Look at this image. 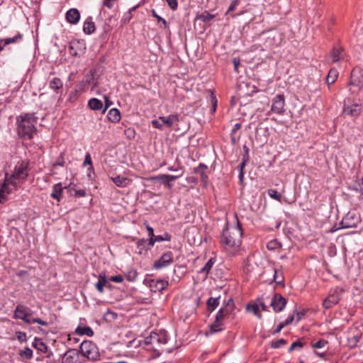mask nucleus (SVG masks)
<instances>
[{
    "instance_id": "obj_1",
    "label": "nucleus",
    "mask_w": 363,
    "mask_h": 363,
    "mask_svg": "<svg viewBox=\"0 0 363 363\" xmlns=\"http://www.w3.org/2000/svg\"><path fill=\"white\" fill-rule=\"evenodd\" d=\"M235 223L232 226L228 222L225 223L220 235V242L225 249L238 247L241 245L242 229L237 215L235 216Z\"/></svg>"
},
{
    "instance_id": "obj_2",
    "label": "nucleus",
    "mask_w": 363,
    "mask_h": 363,
    "mask_svg": "<svg viewBox=\"0 0 363 363\" xmlns=\"http://www.w3.org/2000/svg\"><path fill=\"white\" fill-rule=\"evenodd\" d=\"M38 122V117L32 113H25L18 116L16 118L17 132L18 136L23 140H30L36 131L35 124Z\"/></svg>"
},
{
    "instance_id": "obj_3",
    "label": "nucleus",
    "mask_w": 363,
    "mask_h": 363,
    "mask_svg": "<svg viewBox=\"0 0 363 363\" xmlns=\"http://www.w3.org/2000/svg\"><path fill=\"white\" fill-rule=\"evenodd\" d=\"M29 164L28 160H19L14 167L13 174L9 177L16 182L26 180L28 176Z\"/></svg>"
},
{
    "instance_id": "obj_4",
    "label": "nucleus",
    "mask_w": 363,
    "mask_h": 363,
    "mask_svg": "<svg viewBox=\"0 0 363 363\" xmlns=\"http://www.w3.org/2000/svg\"><path fill=\"white\" fill-rule=\"evenodd\" d=\"M79 354L88 359L93 361L96 360L99 357V354L96 351V345L90 340H84L81 343Z\"/></svg>"
},
{
    "instance_id": "obj_5",
    "label": "nucleus",
    "mask_w": 363,
    "mask_h": 363,
    "mask_svg": "<svg viewBox=\"0 0 363 363\" xmlns=\"http://www.w3.org/2000/svg\"><path fill=\"white\" fill-rule=\"evenodd\" d=\"M360 222V215L357 213L350 211L342 219L339 229L357 228Z\"/></svg>"
},
{
    "instance_id": "obj_6",
    "label": "nucleus",
    "mask_w": 363,
    "mask_h": 363,
    "mask_svg": "<svg viewBox=\"0 0 363 363\" xmlns=\"http://www.w3.org/2000/svg\"><path fill=\"white\" fill-rule=\"evenodd\" d=\"M348 85L350 86L356 87L355 90L349 89V91L352 94H357L363 86V73L362 72H357L356 69H353L351 73L350 82Z\"/></svg>"
},
{
    "instance_id": "obj_7",
    "label": "nucleus",
    "mask_w": 363,
    "mask_h": 363,
    "mask_svg": "<svg viewBox=\"0 0 363 363\" xmlns=\"http://www.w3.org/2000/svg\"><path fill=\"white\" fill-rule=\"evenodd\" d=\"M18 187V182L12 179L8 173L5 174V179L4 182L1 184L0 186V202H1V197H3V194H11L13 190L16 189Z\"/></svg>"
},
{
    "instance_id": "obj_8",
    "label": "nucleus",
    "mask_w": 363,
    "mask_h": 363,
    "mask_svg": "<svg viewBox=\"0 0 363 363\" xmlns=\"http://www.w3.org/2000/svg\"><path fill=\"white\" fill-rule=\"evenodd\" d=\"M285 98L283 94H277L272 99V104L271 111L279 114L283 115L285 112Z\"/></svg>"
},
{
    "instance_id": "obj_9",
    "label": "nucleus",
    "mask_w": 363,
    "mask_h": 363,
    "mask_svg": "<svg viewBox=\"0 0 363 363\" xmlns=\"http://www.w3.org/2000/svg\"><path fill=\"white\" fill-rule=\"evenodd\" d=\"M173 253L171 251L164 252L161 257L155 262L153 268L159 269L170 265L173 262Z\"/></svg>"
},
{
    "instance_id": "obj_10",
    "label": "nucleus",
    "mask_w": 363,
    "mask_h": 363,
    "mask_svg": "<svg viewBox=\"0 0 363 363\" xmlns=\"http://www.w3.org/2000/svg\"><path fill=\"white\" fill-rule=\"evenodd\" d=\"M270 305L274 312H281L284 309L286 305V299L280 294H275L271 301Z\"/></svg>"
},
{
    "instance_id": "obj_11",
    "label": "nucleus",
    "mask_w": 363,
    "mask_h": 363,
    "mask_svg": "<svg viewBox=\"0 0 363 363\" xmlns=\"http://www.w3.org/2000/svg\"><path fill=\"white\" fill-rule=\"evenodd\" d=\"M82 44L77 40H72L69 45V52L72 56H79L82 51Z\"/></svg>"
},
{
    "instance_id": "obj_12",
    "label": "nucleus",
    "mask_w": 363,
    "mask_h": 363,
    "mask_svg": "<svg viewBox=\"0 0 363 363\" xmlns=\"http://www.w3.org/2000/svg\"><path fill=\"white\" fill-rule=\"evenodd\" d=\"M66 19L72 24L77 23L80 19L79 11L74 8L68 10L66 13Z\"/></svg>"
},
{
    "instance_id": "obj_13",
    "label": "nucleus",
    "mask_w": 363,
    "mask_h": 363,
    "mask_svg": "<svg viewBox=\"0 0 363 363\" xmlns=\"http://www.w3.org/2000/svg\"><path fill=\"white\" fill-rule=\"evenodd\" d=\"M345 56L344 49L342 47H334L330 54L332 62H336L343 59Z\"/></svg>"
},
{
    "instance_id": "obj_14",
    "label": "nucleus",
    "mask_w": 363,
    "mask_h": 363,
    "mask_svg": "<svg viewBox=\"0 0 363 363\" xmlns=\"http://www.w3.org/2000/svg\"><path fill=\"white\" fill-rule=\"evenodd\" d=\"M183 174V172L178 175H170V174H160L157 176L150 177L148 178V180L150 181H158L161 183L164 182L165 179L168 180H176L178 178L181 177Z\"/></svg>"
},
{
    "instance_id": "obj_15",
    "label": "nucleus",
    "mask_w": 363,
    "mask_h": 363,
    "mask_svg": "<svg viewBox=\"0 0 363 363\" xmlns=\"http://www.w3.org/2000/svg\"><path fill=\"white\" fill-rule=\"evenodd\" d=\"M96 74L95 69H91L89 74L85 76V82L91 86L93 90L99 85L98 79H96L94 75Z\"/></svg>"
},
{
    "instance_id": "obj_16",
    "label": "nucleus",
    "mask_w": 363,
    "mask_h": 363,
    "mask_svg": "<svg viewBox=\"0 0 363 363\" xmlns=\"http://www.w3.org/2000/svg\"><path fill=\"white\" fill-rule=\"evenodd\" d=\"M159 120L161 121L162 124L171 128L174 123L179 121V116L177 114H170L167 117L160 116Z\"/></svg>"
},
{
    "instance_id": "obj_17",
    "label": "nucleus",
    "mask_w": 363,
    "mask_h": 363,
    "mask_svg": "<svg viewBox=\"0 0 363 363\" xmlns=\"http://www.w3.org/2000/svg\"><path fill=\"white\" fill-rule=\"evenodd\" d=\"M105 286H111V284L107 281L105 273H101L99 276V281L95 284V287L99 293H103Z\"/></svg>"
},
{
    "instance_id": "obj_18",
    "label": "nucleus",
    "mask_w": 363,
    "mask_h": 363,
    "mask_svg": "<svg viewBox=\"0 0 363 363\" xmlns=\"http://www.w3.org/2000/svg\"><path fill=\"white\" fill-rule=\"evenodd\" d=\"M96 30L94 22L92 17H88L84 23L83 31L87 34H92Z\"/></svg>"
},
{
    "instance_id": "obj_19",
    "label": "nucleus",
    "mask_w": 363,
    "mask_h": 363,
    "mask_svg": "<svg viewBox=\"0 0 363 363\" xmlns=\"http://www.w3.org/2000/svg\"><path fill=\"white\" fill-rule=\"evenodd\" d=\"M361 108L358 104H354L352 106H345L343 113L345 115L350 116H357L359 114Z\"/></svg>"
},
{
    "instance_id": "obj_20",
    "label": "nucleus",
    "mask_w": 363,
    "mask_h": 363,
    "mask_svg": "<svg viewBox=\"0 0 363 363\" xmlns=\"http://www.w3.org/2000/svg\"><path fill=\"white\" fill-rule=\"evenodd\" d=\"M30 309L26 307L23 305H18L14 311L13 317L16 319H20L19 317H22L23 315H30V313H29Z\"/></svg>"
},
{
    "instance_id": "obj_21",
    "label": "nucleus",
    "mask_w": 363,
    "mask_h": 363,
    "mask_svg": "<svg viewBox=\"0 0 363 363\" xmlns=\"http://www.w3.org/2000/svg\"><path fill=\"white\" fill-rule=\"evenodd\" d=\"M64 189L65 188L62 187V183H57L55 184L52 186V192L50 196L60 201L62 199V194Z\"/></svg>"
},
{
    "instance_id": "obj_22",
    "label": "nucleus",
    "mask_w": 363,
    "mask_h": 363,
    "mask_svg": "<svg viewBox=\"0 0 363 363\" xmlns=\"http://www.w3.org/2000/svg\"><path fill=\"white\" fill-rule=\"evenodd\" d=\"M339 301L340 298L337 294H331L325 299L323 305L325 308H329L337 304Z\"/></svg>"
},
{
    "instance_id": "obj_23",
    "label": "nucleus",
    "mask_w": 363,
    "mask_h": 363,
    "mask_svg": "<svg viewBox=\"0 0 363 363\" xmlns=\"http://www.w3.org/2000/svg\"><path fill=\"white\" fill-rule=\"evenodd\" d=\"M32 345L37 350L43 353H46L48 350V347L47 346V345L45 342H43L41 339L38 337H35Z\"/></svg>"
},
{
    "instance_id": "obj_24",
    "label": "nucleus",
    "mask_w": 363,
    "mask_h": 363,
    "mask_svg": "<svg viewBox=\"0 0 363 363\" xmlns=\"http://www.w3.org/2000/svg\"><path fill=\"white\" fill-rule=\"evenodd\" d=\"M108 120L113 123H117L121 120V113L118 109L111 108L107 115Z\"/></svg>"
},
{
    "instance_id": "obj_25",
    "label": "nucleus",
    "mask_w": 363,
    "mask_h": 363,
    "mask_svg": "<svg viewBox=\"0 0 363 363\" xmlns=\"http://www.w3.org/2000/svg\"><path fill=\"white\" fill-rule=\"evenodd\" d=\"M79 354V351H77L75 349H70L64 354L63 358L67 363H74V358Z\"/></svg>"
},
{
    "instance_id": "obj_26",
    "label": "nucleus",
    "mask_w": 363,
    "mask_h": 363,
    "mask_svg": "<svg viewBox=\"0 0 363 363\" xmlns=\"http://www.w3.org/2000/svg\"><path fill=\"white\" fill-rule=\"evenodd\" d=\"M88 106L91 110L94 111L102 110L104 107L102 101L96 98L89 99L88 101Z\"/></svg>"
},
{
    "instance_id": "obj_27",
    "label": "nucleus",
    "mask_w": 363,
    "mask_h": 363,
    "mask_svg": "<svg viewBox=\"0 0 363 363\" xmlns=\"http://www.w3.org/2000/svg\"><path fill=\"white\" fill-rule=\"evenodd\" d=\"M62 86L63 82L58 77H54L49 82V87L55 91L57 92L58 90L62 89Z\"/></svg>"
},
{
    "instance_id": "obj_28",
    "label": "nucleus",
    "mask_w": 363,
    "mask_h": 363,
    "mask_svg": "<svg viewBox=\"0 0 363 363\" xmlns=\"http://www.w3.org/2000/svg\"><path fill=\"white\" fill-rule=\"evenodd\" d=\"M137 249H138V253L139 255H143L146 254L147 252L149 250V248L147 245V240L143 238L139 239L137 242Z\"/></svg>"
},
{
    "instance_id": "obj_29",
    "label": "nucleus",
    "mask_w": 363,
    "mask_h": 363,
    "mask_svg": "<svg viewBox=\"0 0 363 363\" xmlns=\"http://www.w3.org/2000/svg\"><path fill=\"white\" fill-rule=\"evenodd\" d=\"M223 323L215 319L213 323L209 325V334L220 332L223 330Z\"/></svg>"
},
{
    "instance_id": "obj_30",
    "label": "nucleus",
    "mask_w": 363,
    "mask_h": 363,
    "mask_svg": "<svg viewBox=\"0 0 363 363\" xmlns=\"http://www.w3.org/2000/svg\"><path fill=\"white\" fill-rule=\"evenodd\" d=\"M75 333L79 335H86L88 337H92L94 335V331L89 326H78L75 330Z\"/></svg>"
},
{
    "instance_id": "obj_31",
    "label": "nucleus",
    "mask_w": 363,
    "mask_h": 363,
    "mask_svg": "<svg viewBox=\"0 0 363 363\" xmlns=\"http://www.w3.org/2000/svg\"><path fill=\"white\" fill-rule=\"evenodd\" d=\"M216 259L214 258H211L208 260V262L205 264V265L201 269L199 273L204 274V278H206L208 274L212 269L213 264H215Z\"/></svg>"
},
{
    "instance_id": "obj_32",
    "label": "nucleus",
    "mask_w": 363,
    "mask_h": 363,
    "mask_svg": "<svg viewBox=\"0 0 363 363\" xmlns=\"http://www.w3.org/2000/svg\"><path fill=\"white\" fill-rule=\"evenodd\" d=\"M3 39L4 41V45L7 46L10 44L17 43L20 42L21 40H22L23 35L21 33L18 32L16 33V35H15L12 38H3Z\"/></svg>"
},
{
    "instance_id": "obj_33",
    "label": "nucleus",
    "mask_w": 363,
    "mask_h": 363,
    "mask_svg": "<svg viewBox=\"0 0 363 363\" xmlns=\"http://www.w3.org/2000/svg\"><path fill=\"white\" fill-rule=\"evenodd\" d=\"M338 77V72L335 69H331L326 77V83L328 85L333 84Z\"/></svg>"
},
{
    "instance_id": "obj_34",
    "label": "nucleus",
    "mask_w": 363,
    "mask_h": 363,
    "mask_svg": "<svg viewBox=\"0 0 363 363\" xmlns=\"http://www.w3.org/2000/svg\"><path fill=\"white\" fill-rule=\"evenodd\" d=\"M274 281L281 286H284V278L281 271L278 269H274V276H273Z\"/></svg>"
},
{
    "instance_id": "obj_35",
    "label": "nucleus",
    "mask_w": 363,
    "mask_h": 363,
    "mask_svg": "<svg viewBox=\"0 0 363 363\" xmlns=\"http://www.w3.org/2000/svg\"><path fill=\"white\" fill-rule=\"evenodd\" d=\"M246 310L247 311H252L259 319H262V316L259 312L258 303H255L254 304L248 303L246 306Z\"/></svg>"
},
{
    "instance_id": "obj_36",
    "label": "nucleus",
    "mask_w": 363,
    "mask_h": 363,
    "mask_svg": "<svg viewBox=\"0 0 363 363\" xmlns=\"http://www.w3.org/2000/svg\"><path fill=\"white\" fill-rule=\"evenodd\" d=\"M206 304H207L208 311H209L210 312L213 311L219 305V297L218 298L210 297L207 300Z\"/></svg>"
},
{
    "instance_id": "obj_37",
    "label": "nucleus",
    "mask_w": 363,
    "mask_h": 363,
    "mask_svg": "<svg viewBox=\"0 0 363 363\" xmlns=\"http://www.w3.org/2000/svg\"><path fill=\"white\" fill-rule=\"evenodd\" d=\"M113 183L118 187H124L127 185L129 179L126 177L117 176L111 178Z\"/></svg>"
},
{
    "instance_id": "obj_38",
    "label": "nucleus",
    "mask_w": 363,
    "mask_h": 363,
    "mask_svg": "<svg viewBox=\"0 0 363 363\" xmlns=\"http://www.w3.org/2000/svg\"><path fill=\"white\" fill-rule=\"evenodd\" d=\"M215 18V15L211 14L208 11H204L201 14L196 16V19L201 20L204 23H208Z\"/></svg>"
},
{
    "instance_id": "obj_39",
    "label": "nucleus",
    "mask_w": 363,
    "mask_h": 363,
    "mask_svg": "<svg viewBox=\"0 0 363 363\" xmlns=\"http://www.w3.org/2000/svg\"><path fill=\"white\" fill-rule=\"evenodd\" d=\"M19 355L22 358L29 360L33 357V350L30 347H26L24 350L20 351Z\"/></svg>"
},
{
    "instance_id": "obj_40",
    "label": "nucleus",
    "mask_w": 363,
    "mask_h": 363,
    "mask_svg": "<svg viewBox=\"0 0 363 363\" xmlns=\"http://www.w3.org/2000/svg\"><path fill=\"white\" fill-rule=\"evenodd\" d=\"M243 150H244V154L242 155V162L240 163V164H242V167H245L246 163L247 162V161L250 159V155H249L250 150H249L248 147L246 145H243Z\"/></svg>"
},
{
    "instance_id": "obj_41",
    "label": "nucleus",
    "mask_w": 363,
    "mask_h": 363,
    "mask_svg": "<svg viewBox=\"0 0 363 363\" xmlns=\"http://www.w3.org/2000/svg\"><path fill=\"white\" fill-rule=\"evenodd\" d=\"M268 195L272 198L278 201H281V195L277 190L270 189L267 191Z\"/></svg>"
},
{
    "instance_id": "obj_42",
    "label": "nucleus",
    "mask_w": 363,
    "mask_h": 363,
    "mask_svg": "<svg viewBox=\"0 0 363 363\" xmlns=\"http://www.w3.org/2000/svg\"><path fill=\"white\" fill-rule=\"evenodd\" d=\"M286 343H287V341L286 340L281 338L277 341H272L270 343V346L272 348H279V347H282L283 345H285Z\"/></svg>"
},
{
    "instance_id": "obj_43",
    "label": "nucleus",
    "mask_w": 363,
    "mask_h": 363,
    "mask_svg": "<svg viewBox=\"0 0 363 363\" xmlns=\"http://www.w3.org/2000/svg\"><path fill=\"white\" fill-rule=\"evenodd\" d=\"M168 286V281L164 280H159L155 283L156 289L158 291L164 290Z\"/></svg>"
},
{
    "instance_id": "obj_44",
    "label": "nucleus",
    "mask_w": 363,
    "mask_h": 363,
    "mask_svg": "<svg viewBox=\"0 0 363 363\" xmlns=\"http://www.w3.org/2000/svg\"><path fill=\"white\" fill-rule=\"evenodd\" d=\"M328 344V342L327 340L321 339L318 342L313 343L311 347L314 349H320L324 347Z\"/></svg>"
},
{
    "instance_id": "obj_45",
    "label": "nucleus",
    "mask_w": 363,
    "mask_h": 363,
    "mask_svg": "<svg viewBox=\"0 0 363 363\" xmlns=\"http://www.w3.org/2000/svg\"><path fill=\"white\" fill-rule=\"evenodd\" d=\"M64 155H65L64 152L60 153V156L57 157L56 162L53 164L54 167H57V166L64 167L65 166V161L64 159Z\"/></svg>"
},
{
    "instance_id": "obj_46",
    "label": "nucleus",
    "mask_w": 363,
    "mask_h": 363,
    "mask_svg": "<svg viewBox=\"0 0 363 363\" xmlns=\"http://www.w3.org/2000/svg\"><path fill=\"white\" fill-rule=\"evenodd\" d=\"M303 347V344L300 340H297L291 344V345L290 346V347L288 350V352H291L295 349H297V348L300 349V348H302Z\"/></svg>"
},
{
    "instance_id": "obj_47",
    "label": "nucleus",
    "mask_w": 363,
    "mask_h": 363,
    "mask_svg": "<svg viewBox=\"0 0 363 363\" xmlns=\"http://www.w3.org/2000/svg\"><path fill=\"white\" fill-rule=\"evenodd\" d=\"M83 165L84 166L89 165L90 167H89V169H91V170L94 169V167L92 166V161H91V155L89 152H87L86 154V155H85V158H84V161Z\"/></svg>"
},
{
    "instance_id": "obj_48",
    "label": "nucleus",
    "mask_w": 363,
    "mask_h": 363,
    "mask_svg": "<svg viewBox=\"0 0 363 363\" xmlns=\"http://www.w3.org/2000/svg\"><path fill=\"white\" fill-rule=\"evenodd\" d=\"M16 337L20 342H25L27 341L26 333L24 332L18 331L16 333Z\"/></svg>"
},
{
    "instance_id": "obj_49",
    "label": "nucleus",
    "mask_w": 363,
    "mask_h": 363,
    "mask_svg": "<svg viewBox=\"0 0 363 363\" xmlns=\"http://www.w3.org/2000/svg\"><path fill=\"white\" fill-rule=\"evenodd\" d=\"M227 318L228 317L225 315V311H223V308H220L216 315V319L223 323V320Z\"/></svg>"
},
{
    "instance_id": "obj_50",
    "label": "nucleus",
    "mask_w": 363,
    "mask_h": 363,
    "mask_svg": "<svg viewBox=\"0 0 363 363\" xmlns=\"http://www.w3.org/2000/svg\"><path fill=\"white\" fill-rule=\"evenodd\" d=\"M151 12H152V16L157 19L158 23L162 22V24L164 25V27L167 28V21L163 18H162L161 16L157 15L156 11L154 9H152L151 11Z\"/></svg>"
},
{
    "instance_id": "obj_51",
    "label": "nucleus",
    "mask_w": 363,
    "mask_h": 363,
    "mask_svg": "<svg viewBox=\"0 0 363 363\" xmlns=\"http://www.w3.org/2000/svg\"><path fill=\"white\" fill-rule=\"evenodd\" d=\"M239 2H240V0H233L231 2V4H230L228 11H226L225 14H228L229 12L235 11L236 9Z\"/></svg>"
},
{
    "instance_id": "obj_52",
    "label": "nucleus",
    "mask_w": 363,
    "mask_h": 363,
    "mask_svg": "<svg viewBox=\"0 0 363 363\" xmlns=\"http://www.w3.org/2000/svg\"><path fill=\"white\" fill-rule=\"evenodd\" d=\"M155 338H157V333H152L150 335L147 337L145 340V342L146 345L151 344L153 340H155Z\"/></svg>"
},
{
    "instance_id": "obj_53",
    "label": "nucleus",
    "mask_w": 363,
    "mask_h": 363,
    "mask_svg": "<svg viewBox=\"0 0 363 363\" xmlns=\"http://www.w3.org/2000/svg\"><path fill=\"white\" fill-rule=\"evenodd\" d=\"M137 277V272L135 271H130L126 275V279L129 281H134Z\"/></svg>"
},
{
    "instance_id": "obj_54",
    "label": "nucleus",
    "mask_w": 363,
    "mask_h": 363,
    "mask_svg": "<svg viewBox=\"0 0 363 363\" xmlns=\"http://www.w3.org/2000/svg\"><path fill=\"white\" fill-rule=\"evenodd\" d=\"M169 8L176 10L178 7L177 0H165Z\"/></svg>"
},
{
    "instance_id": "obj_55",
    "label": "nucleus",
    "mask_w": 363,
    "mask_h": 363,
    "mask_svg": "<svg viewBox=\"0 0 363 363\" xmlns=\"http://www.w3.org/2000/svg\"><path fill=\"white\" fill-rule=\"evenodd\" d=\"M233 63L234 65V70L235 72L239 73L238 67L240 64V60L238 57H234L233 59Z\"/></svg>"
},
{
    "instance_id": "obj_56",
    "label": "nucleus",
    "mask_w": 363,
    "mask_h": 363,
    "mask_svg": "<svg viewBox=\"0 0 363 363\" xmlns=\"http://www.w3.org/2000/svg\"><path fill=\"white\" fill-rule=\"evenodd\" d=\"M109 280L116 283H121L123 281V277L121 275L112 276Z\"/></svg>"
},
{
    "instance_id": "obj_57",
    "label": "nucleus",
    "mask_w": 363,
    "mask_h": 363,
    "mask_svg": "<svg viewBox=\"0 0 363 363\" xmlns=\"http://www.w3.org/2000/svg\"><path fill=\"white\" fill-rule=\"evenodd\" d=\"M86 195V192L84 189H75L74 196L76 197H84Z\"/></svg>"
},
{
    "instance_id": "obj_58",
    "label": "nucleus",
    "mask_w": 363,
    "mask_h": 363,
    "mask_svg": "<svg viewBox=\"0 0 363 363\" xmlns=\"http://www.w3.org/2000/svg\"><path fill=\"white\" fill-rule=\"evenodd\" d=\"M207 168L208 167L205 164L200 163L197 167L194 168V172H200L201 171H205Z\"/></svg>"
},
{
    "instance_id": "obj_59",
    "label": "nucleus",
    "mask_w": 363,
    "mask_h": 363,
    "mask_svg": "<svg viewBox=\"0 0 363 363\" xmlns=\"http://www.w3.org/2000/svg\"><path fill=\"white\" fill-rule=\"evenodd\" d=\"M160 121H161L159 120V118L157 120H153L152 121V124L153 127L162 130V123Z\"/></svg>"
},
{
    "instance_id": "obj_60",
    "label": "nucleus",
    "mask_w": 363,
    "mask_h": 363,
    "mask_svg": "<svg viewBox=\"0 0 363 363\" xmlns=\"http://www.w3.org/2000/svg\"><path fill=\"white\" fill-rule=\"evenodd\" d=\"M104 99H105V106H104V108L103 107V108H102V113H104L109 108V106L112 104V102L109 101L108 96H104Z\"/></svg>"
},
{
    "instance_id": "obj_61",
    "label": "nucleus",
    "mask_w": 363,
    "mask_h": 363,
    "mask_svg": "<svg viewBox=\"0 0 363 363\" xmlns=\"http://www.w3.org/2000/svg\"><path fill=\"white\" fill-rule=\"evenodd\" d=\"M211 102H212V107H211V111L215 112L217 107V100L216 99V96L212 94H211Z\"/></svg>"
},
{
    "instance_id": "obj_62",
    "label": "nucleus",
    "mask_w": 363,
    "mask_h": 363,
    "mask_svg": "<svg viewBox=\"0 0 363 363\" xmlns=\"http://www.w3.org/2000/svg\"><path fill=\"white\" fill-rule=\"evenodd\" d=\"M245 167H242V164H240L239 165V175H238V177H239V180H240V182L242 184V182H243V179H244V172H243V169Z\"/></svg>"
},
{
    "instance_id": "obj_63",
    "label": "nucleus",
    "mask_w": 363,
    "mask_h": 363,
    "mask_svg": "<svg viewBox=\"0 0 363 363\" xmlns=\"http://www.w3.org/2000/svg\"><path fill=\"white\" fill-rule=\"evenodd\" d=\"M156 240L154 237L150 236V238L147 240V245L149 250L155 245Z\"/></svg>"
},
{
    "instance_id": "obj_64",
    "label": "nucleus",
    "mask_w": 363,
    "mask_h": 363,
    "mask_svg": "<svg viewBox=\"0 0 363 363\" xmlns=\"http://www.w3.org/2000/svg\"><path fill=\"white\" fill-rule=\"evenodd\" d=\"M285 326H286V325H285V324H284L283 322L280 323L277 325V328L275 329V330L273 332V334H274V335H276V334H277V333H280V332H281V330H282Z\"/></svg>"
}]
</instances>
